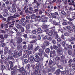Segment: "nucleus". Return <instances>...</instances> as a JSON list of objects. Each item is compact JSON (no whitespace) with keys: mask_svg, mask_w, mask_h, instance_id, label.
<instances>
[{"mask_svg":"<svg viewBox=\"0 0 75 75\" xmlns=\"http://www.w3.org/2000/svg\"><path fill=\"white\" fill-rule=\"evenodd\" d=\"M20 29L21 31V32H24V28L22 27Z\"/></svg>","mask_w":75,"mask_h":75,"instance_id":"obj_41","label":"nucleus"},{"mask_svg":"<svg viewBox=\"0 0 75 75\" xmlns=\"http://www.w3.org/2000/svg\"><path fill=\"white\" fill-rule=\"evenodd\" d=\"M53 48L54 49H55V50H57V49H58V46H56V45H53Z\"/></svg>","mask_w":75,"mask_h":75,"instance_id":"obj_43","label":"nucleus"},{"mask_svg":"<svg viewBox=\"0 0 75 75\" xmlns=\"http://www.w3.org/2000/svg\"><path fill=\"white\" fill-rule=\"evenodd\" d=\"M60 60V58L58 57H56V61H59V60Z\"/></svg>","mask_w":75,"mask_h":75,"instance_id":"obj_51","label":"nucleus"},{"mask_svg":"<svg viewBox=\"0 0 75 75\" xmlns=\"http://www.w3.org/2000/svg\"><path fill=\"white\" fill-rule=\"evenodd\" d=\"M27 67L28 68V70L29 72H30V68H31V65L30 64H29L27 65Z\"/></svg>","mask_w":75,"mask_h":75,"instance_id":"obj_29","label":"nucleus"},{"mask_svg":"<svg viewBox=\"0 0 75 75\" xmlns=\"http://www.w3.org/2000/svg\"><path fill=\"white\" fill-rule=\"evenodd\" d=\"M22 54H23V53L22 52V51H20L19 52L18 54L19 56H21L22 55Z\"/></svg>","mask_w":75,"mask_h":75,"instance_id":"obj_36","label":"nucleus"},{"mask_svg":"<svg viewBox=\"0 0 75 75\" xmlns=\"http://www.w3.org/2000/svg\"><path fill=\"white\" fill-rule=\"evenodd\" d=\"M32 19H35L36 18V16L35 14L32 15L31 16Z\"/></svg>","mask_w":75,"mask_h":75,"instance_id":"obj_13","label":"nucleus"},{"mask_svg":"<svg viewBox=\"0 0 75 75\" xmlns=\"http://www.w3.org/2000/svg\"><path fill=\"white\" fill-rule=\"evenodd\" d=\"M42 47V48L43 50H45V45H43L41 46Z\"/></svg>","mask_w":75,"mask_h":75,"instance_id":"obj_44","label":"nucleus"},{"mask_svg":"<svg viewBox=\"0 0 75 75\" xmlns=\"http://www.w3.org/2000/svg\"><path fill=\"white\" fill-rule=\"evenodd\" d=\"M41 28H39L37 30L38 33H40H40L41 32Z\"/></svg>","mask_w":75,"mask_h":75,"instance_id":"obj_31","label":"nucleus"},{"mask_svg":"<svg viewBox=\"0 0 75 75\" xmlns=\"http://www.w3.org/2000/svg\"><path fill=\"white\" fill-rule=\"evenodd\" d=\"M50 49L48 48H47L45 50L46 52V53H47V54L49 53V52H50Z\"/></svg>","mask_w":75,"mask_h":75,"instance_id":"obj_20","label":"nucleus"},{"mask_svg":"<svg viewBox=\"0 0 75 75\" xmlns=\"http://www.w3.org/2000/svg\"><path fill=\"white\" fill-rule=\"evenodd\" d=\"M17 34L18 36H19V37H22V35L21 34V33L20 32H18Z\"/></svg>","mask_w":75,"mask_h":75,"instance_id":"obj_35","label":"nucleus"},{"mask_svg":"<svg viewBox=\"0 0 75 75\" xmlns=\"http://www.w3.org/2000/svg\"><path fill=\"white\" fill-rule=\"evenodd\" d=\"M61 13L63 15H65L66 14V13H65V12L64 11H62Z\"/></svg>","mask_w":75,"mask_h":75,"instance_id":"obj_55","label":"nucleus"},{"mask_svg":"<svg viewBox=\"0 0 75 75\" xmlns=\"http://www.w3.org/2000/svg\"><path fill=\"white\" fill-rule=\"evenodd\" d=\"M57 41L58 42H61L62 40H61V39L59 38L57 39Z\"/></svg>","mask_w":75,"mask_h":75,"instance_id":"obj_61","label":"nucleus"},{"mask_svg":"<svg viewBox=\"0 0 75 75\" xmlns=\"http://www.w3.org/2000/svg\"><path fill=\"white\" fill-rule=\"evenodd\" d=\"M28 50H33L34 49L33 45L31 44L30 45L28 46Z\"/></svg>","mask_w":75,"mask_h":75,"instance_id":"obj_6","label":"nucleus"},{"mask_svg":"<svg viewBox=\"0 0 75 75\" xmlns=\"http://www.w3.org/2000/svg\"><path fill=\"white\" fill-rule=\"evenodd\" d=\"M52 38L51 37H49L47 38V41H51L52 40Z\"/></svg>","mask_w":75,"mask_h":75,"instance_id":"obj_19","label":"nucleus"},{"mask_svg":"<svg viewBox=\"0 0 75 75\" xmlns=\"http://www.w3.org/2000/svg\"><path fill=\"white\" fill-rule=\"evenodd\" d=\"M16 17H19V14H17V15L15 14L13 15L14 18H16Z\"/></svg>","mask_w":75,"mask_h":75,"instance_id":"obj_47","label":"nucleus"},{"mask_svg":"<svg viewBox=\"0 0 75 75\" xmlns=\"http://www.w3.org/2000/svg\"><path fill=\"white\" fill-rule=\"evenodd\" d=\"M16 8H14L12 9V11L14 13H16Z\"/></svg>","mask_w":75,"mask_h":75,"instance_id":"obj_58","label":"nucleus"},{"mask_svg":"<svg viewBox=\"0 0 75 75\" xmlns=\"http://www.w3.org/2000/svg\"><path fill=\"white\" fill-rule=\"evenodd\" d=\"M10 68L11 70L12 71H13V70L14 69V67H13V65H10Z\"/></svg>","mask_w":75,"mask_h":75,"instance_id":"obj_40","label":"nucleus"},{"mask_svg":"<svg viewBox=\"0 0 75 75\" xmlns=\"http://www.w3.org/2000/svg\"><path fill=\"white\" fill-rule=\"evenodd\" d=\"M22 41H23V39H22V38H21L18 40L17 42H18V43H21Z\"/></svg>","mask_w":75,"mask_h":75,"instance_id":"obj_17","label":"nucleus"},{"mask_svg":"<svg viewBox=\"0 0 75 75\" xmlns=\"http://www.w3.org/2000/svg\"><path fill=\"white\" fill-rule=\"evenodd\" d=\"M43 29H47V25H43L42 26Z\"/></svg>","mask_w":75,"mask_h":75,"instance_id":"obj_22","label":"nucleus"},{"mask_svg":"<svg viewBox=\"0 0 75 75\" xmlns=\"http://www.w3.org/2000/svg\"><path fill=\"white\" fill-rule=\"evenodd\" d=\"M52 28H54L53 29L50 30V32L48 33L49 35L51 36L52 35H55L57 34V31H55V27L53 26Z\"/></svg>","mask_w":75,"mask_h":75,"instance_id":"obj_1","label":"nucleus"},{"mask_svg":"<svg viewBox=\"0 0 75 75\" xmlns=\"http://www.w3.org/2000/svg\"><path fill=\"white\" fill-rule=\"evenodd\" d=\"M1 33H2L3 34H4V33H6V31L3 30H1Z\"/></svg>","mask_w":75,"mask_h":75,"instance_id":"obj_39","label":"nucleus"},{"mask_svg":"<svg viewBox=\"0 0 75 75\" xmlns=\"http://www.w3.org/2000/svg\"><path fill=\"white\" fill-rule=\"evenodd\" d=\"M8 62L9 64H10V65H13V63L11 61H9Z\"/></svg>","mask_w":75,"mask_h":75,"instance_id":"obj_42","label":"nucleus"},{"mask_svg":"<svg viewBox=\"0 0 75 75\" xmlns=\"http://www.w3.org/2000/svg\"><path fill=\"white\" fill-rule=\"evenodd\" d=\"M68 20H69V21H74V19L71 18H70Z\"/></svg>","mask_w":75,"mask_h":75,"instance_id":"obj_64","label":"nucleus"},{"mask_svg":"<svg viewBox=\"0 0 75 75\" xmlns=\"http://www.w3.org/2000/svg\"><path fill=\"white\" fill-rule=\"evenodd\" d=\"M34 55L32 54L30 55V57H29V60L30 62H33L34 61Z\"/></svg>","mask_w":75,"mask_h":75,"instance_id":"obj_4","label":"nucleus"},{"mask_svg":"<svg viewBox=\"0 0 75 75\" xmlns=\"http://www.w3.org/2000/svg\"><path fill=\"white\" fill-rule=\"evenodd\" d=\"M30 37L31 38H32L33 39H34V38H37V36L34 35H30Z\"/></svg>","mask_w":75,"mask_h":75,"instance_id":"obj_27","label":"nucleus"},{"mask_svg":"<svg viewBox=\"0 0 75 75\" xmlns=\"http://www.w3.org/2000/svg\"><path fill=\"white\" fill-rule=\"evenodd\" d=\"M26 30H28L30 28V24H28L26 25Z\"/></svg>","mask_w":75,"mask_h":75,"instance_id":"obj_16","label":"nucleus"},{"mask_svg":"<svg viewBox=\"0 0 75 75\" xmlns=\"http://www.w3.org/2000/svg\"><path fill=\"white\" fill-rule=\"evenodd\" d=\"M59 31H60L61 33H63L64 32V30L61 28V27H60V29H59L58 30V32H59Z\"/></svg>","mask_w":75,"mask_h":75,"instance_id":"obj_24","label":"nucleus"},{"mask_svg":"<svg viewBox=\"0 0 75 75\" xmlns=\"http://www.w3.org/2000/svg\"><path fill=\"white\" fill-rule=\"evenodd\" d=\"M64 35H65V36H67V37H68V36H69V33L67 32L65 33L64 34Z\"/></svg>","mask_w":75,"mask_h":75,"instance_id":"obj_37","label":"nucleus"},{"mask_svg":"<svg viewBox=\"0 0 75 75\" xmlns=\"http://www.w3.org/2000/svg\"><path fill=\"white\" fill-rule=\"evenodd\" d=\"M38 74V69H36L35 72V75H37Z\"/></svg>","mask_w":75,"mask_h":75,"instance_id":"obj_30","label":"nucleus"},{"mask_svg":"<svg viewBox=\"0 0 75 75\" xmlns=\"http://www.w3.org/2000/svg\"><path fill=\"white\" fill-rule=\"evenodd\" d=\"M22 48V46L20 45H19L18 46L17 49L18 50H21Z\"/></svg>","mask_w":75,"mask_h":75,"instance_id":"obj_14","label":"nucleus"},{"mask_svg":"<svg viewBox=\"0 0 75 75\" xmlns=\"http://www.w3.org/2000/svg\"><path fill=\"white\" fill-rule=\"evenodd\" d=\"M1 69H2V70H3L5 68V66L3 64L1 65Z\"/></svg>","mask_w":75,"mask_h":75,"instance_id":"obj_34","label":"nucleus"},{"mask_svg":"<svg viewBox=\"0 0 75 75\" xmlns=\"http://www.w3.org/2000/svg\"><path fill=\"white\" fill-rule=\"evenodd\" d=\"M62 3L61 0H57L56 1V3L57 4H60Z\"/></svg>","mask_w":75,"mask_h":75,"instance_id":"obj_18","label":"nucleus"},{"mask_svg":"<svg viewBox=\"0 0 75 75\" xmlns=\"http://www.w3.org/2000/svg\"><path fill=\"white\" fill-rule=\"evenodd\" d=\"M61 73V70H60L59 69L57 70L55 72V74L57 75H60Z\"/></svg>","mask_w":75,"mask_h":75,"instance_id":"obj_8","label":"nucleus"},{"mask_svg":"<svg viewBox=\"0 0 75 75\" xmlns=\"http://www.w3.org/2000/svg\"><path fill=\"white\" fill-rule=\"evenodd\" d=\"M22 27V26L21 25H17L16 26V27L18 28V29H20V28H21Z\"/></svg>","mask_w":75,"mask_h":75,"instance_id":"obj_26","label":"nucleus"},{"mask_svg":"<svg viewBox=\"0 0 75 75\" xmlns=\"http://www.w3.org/2000/svg\"><path fill=\"white\" fill-rule=\"evenodd\" d=\"M29 51L28 50H25V54H27V55H28V53Z\"/></svg>","mask_w":75,"mask_h":75,"instance_id":"obj_54","label":"nucleus"},{"mask_svg":"<svg viewBox=\"0 0 75 75\" xmlns=\"http://www.w3.org/2000/svg\"><path fill=\"white\" fill-rule=\"evenodd\" d=\"M47 15H48V16L50 17L52 16V13H48Z\"/></svg>","mask_w":75,"mask_h":75,"instance_id":"obj_63","label":"nucleus"},{"mask_svg":"<svg viewBox=\"0 0 75 75\" xmlns=\"http://www.w3.org/2000/svg\"><path fill=\"white\" fill-rule=\"evenodd\" d=\"M31 18V17L30 16H28L26 17V19L27 20H30Z\"/></svg>","mask_w":75,"mask_h":75,"instance_id":"obj_52","label":"nucleus"},{"mask_svg":"<svg viewBox=\"0 0 75 75\" xmlns=\"http://www.w3.org/2000/svg\"><path fill=\"white\" fill-rule=\"evenodd\" d=\"M42 11L41 10H39V14H41L42 13H43Z\"/></svg>","mask_w":75,"mask_h":75,"instance_id":"obj_57","label":"nucleus"},{"mask_svg":"<svg viewBox=\"0 0 75 75\" xmlns=\"http://www.w3.org/2000/svg\"><path fill=\"white\" fill-rule=\"evenodd\" d=\"M68 24L70 25L71 26H72V27L73 26H74V23H72V22H71V21L68 22Z\"/></svg>","mask_w":75,"mask_h":75,"instance_id":"obj_15","label":"nucleus"},{"mask_svg":"<svg viewBox=\"0 0 75 75\" xmlns=\"http://www.w3.org/2000/svg\"><path fill=\"white\" fill-rule=\"evenodd\" d=\"M45 32H46V34H47L49 33V30L48 29H46L44 30Z\"/></svg>","mask_w":75,"mask_h":75,"instance_id":"obj_46","label":"nucleus"},{"mask_svg":"<svg viewBox=\"0 0 75 75\" xmlns=\"http://www.w3.org/2000/svg\"><path fill=\"white\" fill-rule=\"evenodd\" d=\"M39 64H36V68H37V69H38L39 68Z\"/></svg>","mask_w":75,"mask_h":75,"instance_id":"obj_50","label":"nucleus"},{"mask_svg":"<svg viewBox=\"0 0 75 75\" xmlns=\"http://www.w3.org/2000/svg\"><path fill=\"white\" fill-rule=\"evenodd\" d=\"M14 41V40L13 39H11V40H10V44H12L13 42Z\"/></svg>","mask_w":75,"mask_h":75,"instance_id":"obj_56","label":"nucleus"},{"mask_svg":"<svg viewBox=\"0 0 75 75\" xmlns=\"http://www.w3.org/2000/svg\"><path fill=\"white\" fill-rule=\"evenodd\" d=\"M41 20L42 22H47L48 17H45V15H42L40 17Z\"/></svg>","mask_w":75,"mask_h":75,"instance_id":"obj_3","label":"nucleus"},{"mask_svg":"<svg viewBox=\"0 0 75 75\" xmlns=\"http://www.w3.org/2000/svg\"><path fill=\"white\" fill-rule=\"evenodd\" d=\"M68 54H69V55H72V52L71 50H69L68 51Z\"/></svg>","mask_w":75,"mask_h":75,"instance_id":"obj_48","label":"nucleus"},{"mask_svg":"<svg viewBox=\"0 0 75 75\" xmlns=\"http://www.w3.org/2000/svg\"><path fill=\"white\" fill-rule=\"evenodd\" d=\"M8 16V13L7 12H5L4 14V17H6Z\"/></svg>","mask_w":75,"mask_h":75,"instance_id":"obj_25","label":"nucleus"},{"mask_svg":"<svg viewBox=\"0 0 75 75\" xmlns=\"http://www.w3.org/2000/svg\"><path fill=\"white\" fill-rule=\"evenodd\" d=\"M25 20V18H22L21 20L19 21V24H22L23 22H24V20Z\"/></svg>","mask_w":75,"mask_h":75,"instance_id":"obj_9","label":"nucleus"},{"mask_svg":"<svg viewBox=\"0 0 75 75\" xmlns=\"http://www.w3.org/2000/svg\"><path fill=\"white\" fill-rule=\"evenodd\" d=\"M5 4H6V5H8L9 4V1L7 0H6V1H5Z\"/></svg>","mask_w":75,"mask_h":75,"instance_id":"obj_38","label":"nucleus"},{"mask_svg":"<svg viewBox=\"0 0 75 75\" xmlns=\"http://www.w3.org/2000/svg\"><path fill=\"white\" fill-rule=\"evenodd\" d=\"M62 46L63 47H65V42L63 41L62 42Z\"/></svg>","mask_w":75,"mask_h":75,"instance_id":"obj_59","label":"nucleus"},{"mask_svg":"<svg viewBox=\"0 0 75 75\" xmlns=\"http://www.w3.org/2000/svg\"><path fill=\"white\" fill-rule=\"evenodd\" d=\"M19 71L22 73L23 75H25L27 74L26 71L25 70L24 68L23 67L19 69Z\"/></svg>","mask_w":75,"mask_h":75,"instance_id":"obj_2","label":"nucleus"},{"mask_svg":"<svg viewBox=\"0 0 75 75\" xmlns=\"http://www.w3.org/2000/svg\"><path fill=\"white\" fill-rule=\"evenodd\" d=\"M63 51V49L62 47H59L57 49V53H59V52H62Z\"/></svg>","mask_w":75,"mask_h":75,"instance_id":"obj_7","label":"nucleus"},{"mask_svg":"<svg viewBox=\"0 0 75 75\" xmlns=\"http://www.w3.org/2000/svg\"><path fill=\"white\" fill-rule=\"evenodd\" d=\"M66 72L67 74V75H69V70H67L66 71Z\"/></svg>","mask_w":75,"mask_h":75,"instance_id":"obj_53","label":"nucleus"},{"mask_svg":"<svg viewBox=\"0 0 75 75\" xmlns=\"http://www.w3.org/2000/svg\"><path fill=\"white\" fill-rule=\"evenodd\" d=\"M45 43L46 46H48V45H50V42L48 41H46Z\"/></svg>","mask_w":75,"mask_h":75,"instance_id":"obj_33","label":"nucleus"},{"mask_svg":"<svg viewBox=\"0 0 75 75\" xmlns=\"http://www.w3.org/2000/svg\"><path fill=\"white\" fill-rule=\"evenodd\" d=\"M61 38L63 40H64V39H65V37H64V35H62L61 36Z\"/></svg>","mask_w":75,"mask_h":75,"instance_id":"obj_62","label":"nucleus"},{"mask_svg":"<svg viewBox=\"0 0 75 75\" xmlns=\"http://www.w3.org/2000/svg\"><path fill=\"white\" fill-rule=\"evenodd\" d=\"M14 16H9L7 18V20H13V18H14Z\"/></svg>","mask_w":75,"mask_h":75,"instance_id":"obj_11","label":"nucleus"},{"mask_svg":"<svg viewBox=\"0 0 75 75\" xmlns=\"http://www.w3.org/2000/svg\"><path fill=\"white\" fill-rule=\"evenodd\" d=\"M32 33H33V34H35L37 33V31H36L35 30H33L32 31Z\"/></svg>","mask_w":75,"mask_h":75,"instance_id":"obj_60","label":"nucleus"},{"mask_svg":"<svg viewBox=\"0 0 75 75\" xmlns=\"http://www.w3.org/2000/svg\"><path fill=\"white\" fill-rule=\"evenodd\" d=\"M37 41V40L36 39L35 40H31V41H30V43H35V42H36V41Z\"/></svg>","mask_w":75,"mask_h":75,"instance_id":"obj_23","label":"nucleus"},{"mask_svg":"<svg viewBox=\"0 0 75 75\" xmlns=\"http://www.w3.org/2000/svg\"><path fill=\"white\" fill-rule=\"evenodd\" d=\"M52 63H53V61H52V60H50L49 62V65H52Z\"/></svg>","mask_w":75,"mask_h":75,"instance_id":"obj_32","label":"nucleus"},{"mask_svg":"<svg viewBox=\"0 0 75 75\" xmlns=\"http://www.w3.org/2000/svg\"><path fill=\"white\" fill-rule=\"evenodd\" d=\"M65 57L63 55L62 56H61L60 57V58H61V59L62 60V62H64V59H65Z\"/></svg>","mask_w":75,"mask_h":75,"instance_id":"obj_12","label":"nucleus"},{"mask_svg":"<svg viewBox=\"0 0 75 75\" xmlns=\"http://www.w3.org/2000/svg\"><path fill=\"white\" fill-rule=\"evenodd\" d=\"M67 29V30H71V26H67L66 27Z\"/></svg>","mask_w":75,"mask_h":75,"instance_id":"obj_45","label":"nucleus"},{"mask_svg":"<svg viewBox=\"0 0 75 75\" xmlns=\"http://www.w3.org/2000/svg\"><path fill=\"white\" fill-rule=\"evenodd\" d=\"M40 48V47L38 46L37 47H36V48H35V49L34 50V52H35V51H37Z\"/></svg>","mask_w":75,"mask_h":75,"instance_id":"obj_21","label":"nucleus"},{"mask_svg":"<svg viewBox=\"0 0 75 75\" xmlns=\"http://www.w3.org/2000/svg\"><path fill=\"white\" fill-rule=\"evenodd\" d=\"M24 62L25 64H27L28 62V60L27 59H25L24 60Z\"/></svg>","mask_w":75,"mask_h":75,"instance_id":"obj_49","label":"nucleus"},{"mask_svg":"<svg viewBox=\"0 0 75 75\" xmlns=\"http://www.w3.org/2000/svg\"><path fill=\"white\" fill-rule=\"evenodd\" d=\"M52 54H55V50H53L52 51H50V57H52Z\"/></svg>","mask_w":75,"mask_h":75,"instance_id":"obj_10","label":"nucleus"},{"mask_svg":"<svg viewBox=\"0 0 75 75\" xmlns=\"http://www.w3.org/2000/svg\"><path fill=\"white\" fill-rule=\"evenodd\" d=\"M17 73V71L16 69H13L11 71V75H15V74Z\"/></svg>","mask_w":75,"mask_h":75,"instance_id":"obj_5","label":"nucleus"},{"mask_svg":"<svg viewBox=\"0 0 75 75\" xmlns=\"http://www.w3.org/2000/svg\"><path fill=\"white\" fill-rule=\"evenodd\" d=\"M53 23L54 24V25H58V22H56L55 21H53Z\"/></svg>","mask_w":75,"mask_h":75,"instance_id":"obj_28","label":"nucleus"}]
</instances>
